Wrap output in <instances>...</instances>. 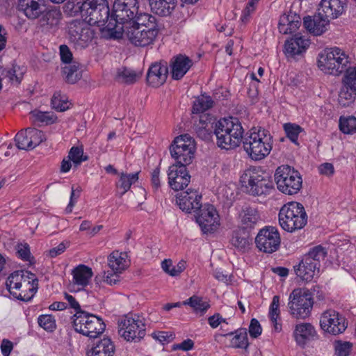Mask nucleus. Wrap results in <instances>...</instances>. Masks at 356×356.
<instances>
[{"label": "nucleus", "mask_w": 356, "mask_h": 356, "mask_svg": "<svg viewBox=\"0 0 356 356\" xmlns=\"http://www.w3.org/2000/svg\"><path fill=\"white\" fill-rule=\"evenodd\" d=\"M136 0H115L106 31L114 39L123 38V32L137 14Z\"/></svg>", "instance_id": "f257e3e1"}, {"label": "nucleus", "mask_w": 356, "mask_h": 356, "mask_svg": "<svg viewBox=\"0 0 356 356\" xmlns=\"http://www.w3.org/2000/svg\"><path fill=\"white\" fill-rule=\"evenodd\" d=\"M6 289L15 299L22 301L31 300L38 289L36 275L26 270H17L6 279Z\"/></svg>", "instance_id": "f03ea898"}, {"label": "nucleus", "mask_w": 356, "mask_h": 356, "mask_svg": "<svg viewBox=\"0 0 356 356\" xmlns=\"http://www.w3.org/2000/svg\"><path fill=\"white\" fill-rule=\"evenodd\" d=\"M244 130L236 118H224L216 124L214 134L217 145L221 149H233L241 144Z\"/></svg>", "instance_id": "7ed1b4c3"}, {"label": "nucleus", "mask_w": 356, "mask_h": 356, "mask_svg": "<svg viewBox=\"0 0 356 356\" xmlns=\"http://www.w3.org/2000/svg\"><path fill=\"white\" fill-rule=\"evenodd\" d=\"M273 138L264 129H252L243 140V148L248 155L254 161H260L270 152Z\"/></svg>", "instance_id": "20e7f679"}, {"label": "nucleus", "mask_w": 356, "mask_h": 356, "mask_svg": "<svg viewBox=\"0 0 356 356\" xmlns=\"http://www.w3.org/2000/svg\"><path fill=\"white\" fill-rule=\"evenodd\" d=\"M279 224L286 232H294L302 229L307 222V214L303 205L298 202H289L280 210Z\"/></svg>", "instance_id": "39448f33"}, {"label": "nucleus", "mask_w": 356, "mask_h": 356, "mask_svg": "<svg viewBox=\"0 0 356 356\" xmlns=\"http://www.w3.org/2000/svg\"><path fill=\"white\" fill-rule=\"evenodd\" d=\"M350 63L349 56L341 49L325 48L318 54V66L326 74L338 76L343 72Z\"/></svg>", "instance_id": "423d86ee"}, {"label": "nucleus", "mask_w": 356, "mask_h": 356, "mask_svg": "<svg viewBox=\"0 0 356 356\" xmlns=\"http://www.w3.org/2000/svg\"><path fill=\"white\" fill-rule=\"evenodd\" d=\"M326 254L325 249L321 245L312 248L299 264L294 266L296 275L304 281H312L319 273L320 262L325 259Z\"/></svg>", "instance_id": "0eeeda50"}, {"label": "nucleus", "mask_w": 356, "mask_h": 356, "mask_svg": "<svg viewBox=\"0 0 356 356\" xmlns=\"http://www.w3.org/2000/svg\"><path fill=\"white\" fill-rule=\"evenodd\" d=\"M241 183L245 192L254 196L263 195L272 188L268 176L254 167L243 172L241 176Z\"/></svg>", "instance_id": "6e6552de"}, {"label": "nucleus", "mask_w": 356, "mask_h": 356, "mask_svg": "<svg viewBox=\"0 0 356 356\" xmlns=\"http://www.w3.org/2000/svg\"><path fill=\"white\" fill-rule=\"evenodd\" d=\"M277 189L286 195L298 193L302 188L300 174L287 165L278 167L274 175Z\"/></svg>", "instance_id": "1a4fd4ad"}, {"label": "nucleus", "mask_w": 356, "mask_h": 356, "mask_svg": "<svg viewBox=\"0 0 356 356\" xmlns=\"http://www.w3.org/2000/svg\"><path fill=\"white\" fill-rule=\"evenodd\" d=\"M73 327L74 330L90 338H96L102 334L106 325L103 320L91 314L78 311L73 316Z\"/></svg>", "instance_id": "9d476101"}, {"label": "nucleus", "mask_w": 356, "mask_h": 356, "mask_svg": "<svg viewBox=\"0 0 356 356\" xmlns=\"http://www.w3.org/2000/svg\"><path fill=\"white\" fill-rule=\"evenodd\" d=\"M313 303L312 295L308 290L295 289L289 298V313L296 318L305 319L309 316Z\"/></svg>", "instance_id": "9b49d317"}, {"label": "nucleus", "mask_w": 356, "mask_h": 356, "mask_svg": "<svg viewBox=\"0 0 356 356\" xmlns=\"http://www.w3.org/2000/svg\"><path fill=\"white\" fill-rule=\"evenodd\" d=\"M119 334L127 341L138 342L146 334L145 319L138 315H127L118 322Z\"/></svg>", "instance_id": "f8f14e48"}, {"label": "nucleus", "mask_w": 356, "mask_h": 356, "mask_svg": "<svg viewBox=\"0 0 356 356\" xmlns=\"http://www.w3.org/2000/svg\"><path fill=\"white\" fill-rule=\"evenodd\" d=\"M195 151V141L188 134L176 137L170 147L171 156L178 165H189L194 158Z\"/></svg>", "instance_id": "ddd939ff"}, {"label": "nucleus", "mask_w": 356, "mask_h": 356, "mask_svg": "<svg viewBox=\"0 0 356 356\" xmlns=\"http://www.w3.org/2000/svg\"><path fill=\"white\" fill-rule=\"evenodd\" d=\"M68 33L70 42L76 49L88 47L94 38V31L83 20L71 22L68 26Z\"/></svg>", "instance_id": "4468645a"}, {"label": "nucleus", "mask_w": 356, "mask_h": 356, "mask_svg": "<svg viewBox=\"0 0 356 356\" xmlns=\"http://www.w3.org/2000/svg\"><path fill=\"white\" fill-rule=\"evenodd\" d=\"M280 242L279 231L273 226H266L260 229L255 238L257 248L265 253H273L277 251Z\"/></svg>", "instance_id": "2eb2a0df"}, {"label": "nucleus", "mask_w": 356, "mask_h": 356, "mask_svg": "<svg viewBox=\"0 0 356 356\" xmlns=\"http://www.w3.org/2000/svg\"><path fill=\"white\" fill-rule=\"evenodd\" d=\"M196 212V222L204 233L215 232L220 225V216L215 207L210 204H201Z\"/></svg>", "instance_id": "dca6fc26"}, {"label": "nucleus", "mask_w": 356, "mask_h": 356, "mask_svg": "<svg viewBox=\"0 0 356 356\" xmlns=\"http://www.w3.org/2000/svg\"><path fill=\"white\" fill-rule=\"evenodd\" d=\"M158 33L159 29H140L130 26L124 29L123 37L134 46L145 47L154 43Z\"/></svg>", "instance_id": "f3484780"}, {"label": "nucleus", "mask_w": 356, "mask_h": 356, "mask_svg": "<svg viewBox=\"0 0 356 356\" xmlns=\"http://www.w3.org/2000/svg\"><path fill=\"white\" fill-rule=\"evenodd\" d=\"M320 326L323 331L337 335L346 330L347 323L345 318L339 312L333 309H328L321 314Z\"/></svg>", "instance_id": "a211bd4d"}, {"label": "nucleus", "mask_w": 356, "mask_h": 356, "mask_svg": "<svg viewBox=\"0 0 356 356\" xmlns=\"http://www.w3.org/2000/svg\"><path fill=\"white\" fill-rule=\"evenodd\" d=\"M44 139V134L42 131L29 128L19 131L15 137L16 146L19 149L29 150L35 148Z\"/></svg>", "instance_id": "6ab92c4d"}, {"label": "nucleus", "mask_w": 356, "mask_h": 356, "mask_svg": "<svg viewBox=\"0 0 356 356\" xmlns=\"http://www.w3.org/2000/svg\"><path fill=\"white\" fill-rule=\"evenodd\" d=\"M186 165L173 164L168 168V184L170 187L175 190H183L191 181Z\"/></svg>", "instance_id": "aec40b11"}, {"label": "nucleus", "mask_w": 356, "mask_h": 356, "mask_svg": "<svg viewBox=\"0 0 356 356\" xmlns=\"http://www.w3.org/2000/svg\"><path fill=\"white\" fill-rule=\"evenodd\" d=\"M293 337L296 345L304 348L308 343L318 338V333L312 323L301 322L294 326Z\"/></svg>", "instance_id": "412c9836"}, {"label": "nucleus", "mask_w": 356, "mask_h": 356, "mask_svg": "<svg viewBox=\"0 0 356 356\" xmlns=\"http://www.w3.org/2000/svg\"><path fill=\"white\" fill-rule=\"evenodd\" d=\"M202 195L195 190L184 191L177 195V204L180 209L187 213L195 212L200 208Z\"/></svg>", "instance_id": "4be33fe9"}, {"label": "nucleus", "mask_w": 356, "mask_h": 356, "mask_svg": "<svg viewBox=\"0 0 356 356\" xmlns=\"http://www.w3.org/2000/svg\"><path fill=\"white\" fill-rule=\"evenodd\" d=\"M95 8L96 10L92 14L91 13L82 14V20L90 25L104 26L106 30V25L110 19V10L106 0H103V3H99Z\"/></svg>", "instance_id": "5701e85b"}, {"label": "nucleus", "mask_w": 356, "mask_h": 356, "mask_svg": "<svg viewBox=\"0 0 356 356\" xmlns=\"http://www.w3.org/2000/svg\"><path fill=\"white\" fill-rule=\"evenodd\" d=\"M346 8V0H321L318 10L330 19H335L345 13Z\"/></svg>", "instance_id": "b1692460"}, {"label": "nucleus", "mask_w": 356, "mask_h": 356, "mask_svg": "<svg viewBox=\"0 0 356 356\" xmlns=\"http://www.w3.org/2000/svg\"><path fill=\"white\" fill-rule=\"evenodd\" d=\"M310 44L308 38L299 34L286 40L284 43V54L288 58H293L306 51Z\"/></svg>", "instance_id": "393cba45"}, {"label": "nucleus", "mask_w": 356, "mask_h": 356, "mask_svg": "<svg viewBox=\"0 0 356 356\" xmlns=\"http://www.w3.org/2000/svg\"><path fill=\"white\" fill-rule=\"evenodd\" d=\"M168 68L167 64L156 62L150 65L147 74V81L152 87L163 85L167 79Z\"/></svg>", "instance_id": "a878e982"}, {"label": "nucleus", "mask_w": 356, "mask_h": 356, "mask_svg": "<svg viewBox=\"0 0 356 356\" xmlns=\"http://www.w3.org/2000/svg\"><path fill=\"white\" fill-rule=\"evenodd\" d=\"M330 20L318 11L317 15L305 17L303 23L304 26L309 32L316 35H321L327 30Z\"/></svg>", "instance_id": "bb28decb"}, {"label": "nucleus", "mask_w": 356, "mask_h": 356, "mask_svg": "<svg viewBox=\"0 0 356 356\" xmlns=\"http://www.w3.org/2000/svg\"><path fill=\"white\" fill-rule=\"evenodd\" d=\"M99 3H103V0H77L76 3L70 2L67 6V12L71 16H75L85 13H94L96 10Z\"/></svg>", "instance_id": "cd10ccee"}, {"label": "nucleus", "mask_w": 356, "mask_h": 356, "mask_svg": "<svg viewBox=\"0 0 356 356\" xmlns=\"http://www.w3.org/2000/svg\"><path fill=\"white\" fill-rule=\"evenodd\" d=\"M193 61L188 57L179 55L171 61L170 74L174 80H180L193 65Z\"/></svg>", "instance_id": "c85d7f7f"}, {"label": "nucleus", "mask_w": 356, "mask_h": 356, "mask_svg": "<svg viewBox=\"0 0 356 356\" xmlns=\"http://www.w3.org/2000/svg\"><path fill=\"white\" fill-rule=\"evenodd\" d=\"M300 17L294 13L283 14L279 21L278 29L282 34H290L296 31L300 26Z\"/></svg>", "instance_id": "c756f323"}, {"label": "nucleus", "mask_w": 356, "mask_h": 356, "mask_svg": "<svg viewBox=\"0 0 356 356\" xmlns=\"http://www.w3.org/2000/svg\"><path fill=\"white\" fill-rule=\"evenodd\" d=\"M115 345L108 338H104L95 342L87 351V356H113Z\"/></svg>", "instance_id": "7c9ffc66"}, {"label": "nucleus", "mask_w": 356, "mask_h": 356, "mask_svg": "<svg viewBox=\"0 0 356 356\" xmlns=\"http://www.w3.org/2000/svg\"><path fill=\"white\" fill-rule=\"evenodd\" d=\"M73 284L78 286V290L82 289L88 286L93 275L92 268L80 264L72 270Z\"/></svg>", "instance_id": "2f4dec72"}, {"label": "nucleus", "mask_w": 356, "mask_h": 356, "mask_svg": "<svg viewBox=\"0 0 356 356\" xmlns=\"http://www.w3.org/2000/svg\"><path fill=\"white\" fill-rule=\"evenodd\" d=\"M108 266L112 270L122 273L129 266V261L125 252L113 251L108 257Z\"/></svg>", "instance_id": "473e14b6"}, {"label": "nucleus", "mask_w": 356, "mask_h": 356, "mask_svg": "<svg viewBox=\"0 0 356 356\" xmlns=\"http://www.w3.org/2000/svg\"><path fill=\"white\" fill-rule=\"evenodd\" d=\"M220 336H233L230 341V347L233 348L246 349L249 346L247 331L244 328L236 330L234 332H231L222 334H215L216 340H217V338Z\"/></svg>", "instance_id": "72a5a7b5"}, {"label": "nucleus", "mask_w": 356, "mask_h": 356, "mask_svg": "<svg viewBox=\"0 0 356 356\" xmlns=\"http://www.w3.org/2000/svg\"><path fill=\"white\" fill-rule=\"evenodd\" d=\"M18 8L32 19L38 18L42 13L39 3L35 0H19Z\"/></svg>", "instance_id": "f704fd0d"}, {"label": "nucleus", "mask_w": 356, "mask_h": 356, "mask_svg": "<svg viewBox=\"0 0 356 356\" xmlns=\"http://www.w3.org/2000/svg\"><path fill=\"white\" fill-rule=\"evenodd\" d=\"M177 0H149L152 10L161 16L169 15L176 6Z\"/></svg>", "instance_id": "c9c22d12"}, {"label": "nucleus", "mask_w": 356, "mask_h": 356, "mask_svg": "<svg viewBox=\"0 0 356 356\" xmlns=\"http://www.w3.org/2000/svg\"><path fill=\"white\" fill-rule=\"evenodd\" d=\"M130 26L140 29H158L156 18L149 14L138 13V8Z\"/></svg>", "instance_id": "e433bc0d"}, {"label": "nucleus", "mask_w": 356, "mask_h": 356, "mask_svg": "<svg viewBox=\"0 0 356 356\" xmlns=\"http://www.w3.org/2000/svg\"><path fill=\"white\" fill-rule=\"evenodd\" d=\"M240 216L241 224L244 228L253 227L260 219L257 209L251 207L243 209Z\"/></svg>", "instance_id": "4c0bfd02"}, {"label": "nucleus", "mask_w": 356, "mask_h": 356, "mask_svg": "<svg viewBox=\"0 0 356 356\" xmlns=\"http://www.w3.org/2000/svg\"><path fill=\"white\" fill-rule=\"evenodd\" d=\"M138 179V172L135 173H121L116 186L121 192L122 195L127 193L131 188V185L135 184Z\"/></svg>", "instance_id": "58836bf2"}, {"label": "nucleus", "mask_w": 356, "mask_h": 356, "mask_svg": "<svg viewBox=\"0 0 356 356\" xmlns=\"http://www.w3.org/2000/svg\"><path fill=\"white\" fill-rule=\"evenodd\" d=\"M183 305H190L195 313L201 316L204 315L211 307L209 301L196 296H193L183 302Z\"/></svg>", "instance_id": "ea45409f"}, {"label": "nucleus", "mask_w": 356, "mask_h": 356, "mask_svg": "<svg viewBox=\"0 0 356 356\" xmlns=\"http://www.w3.org/2000/svg\"><path fill=\"white\" fill-rule=\"evenodd\" d=\"M280 314V297L275 296L270 305L269 316L273 329L277 332H280L282 330V324L278 321Z\"/></svg>", "instance_id": "a19ab883"}, {"label": "nucleus", "mask_w": 356, "mask_h": 356, "mask_svg": "<svg viewBox=\"0 0 356 356\" xmlns=\"http://www.w3.org/2000/svg\"><path fill=\"white\" fill-rule=\"evenodd\" d=\"M232 245L239 250H245L251 243L248 232L244 229H240L234 232L232 238Z\"/></svg>", "instance_id": "79ce46f5"}, {"label": "nucleus", "mask_w": 356, "mask_h": 356, "mask_svg": "<svg viewBox=\"0 0 356 356\" xmlns=\"http://www.w3.org/2000/svg\"><path fill=\"white\" fill-rule=\"evenodd\" d=\"M163 270L172 277L179 275L186 268V263L184 260L179 261L177 265L173 266L171 259H164L161 262Z\"/></svg>", "instance_id": "37998d69"}, {"label": "nucleus", "mask_w": 356, "mask_h": 356, "mask_svg": "<svg viewBox=\"0 0 356 356\" xmlns=\"http://www.w3.org/2000/svg\"><path fill=\"white\" fill-rule=\"evenodd\" d=\"M140 76V74L135 71L127 68L120 67L118 70L116 74V79L118 81L127 84L135 83Z\"/></svg>", "instance_id": "c03bdc74"}, {"label": "nucleus", "mask_w": 356, "mask_h": 356, "mask_svg": "<svg viewBox=\"0 0 356 356\" xmlns=\"http://www.w3.org/2000/svg\"><path fill=\"white\" fill-rule=\"evenodd\" d=\"M356 96V90L343 84L338 97V102L342 106H348L355 100Z\"/></svg>", "instance_id": "a18cd8bd"}, {"label": "nucleus", "mask_w": 356, "mask_h": 356, "mask_svg": "<svg viewBox=\"0 0 356 356\" xmlns=\"http://www.w3.org/2000/svg\"><path fill=\"white\" fill-rule=\"evenodd\" d=\"M213 101L210 96L202 95L193 102V113H200L212 107Z\"/></svg>", "instance_id": "49530a36"}, {"label": "nucleus", "mask_w": 356, "mask_h": 356, "mask_svg": "<svg viewBox=\"0 0 356 356\" xmlns=\"http://www.w3.org/2000/svg\"><path fill=\"white\" fill-rule=\"evenodd\" d=\"M30 114L35 122L51 124L54 123L57 120V117L51 112H42L35 110L31 112Z\"/></svg>", "instance_id": "de8ad7c7"}, {"label": "nucleus", "mask_w": 356, "mask_h": 356, "mask_svg": "<svg viewBox=\"0 0 356 356\" xmlns=\"http://www.w3.org/2000/svg\"><path fill=\"white\" fill-rule=\"evenodd\" d=\"M286 137L294 144H298L299 134L304 131V129L295 123H285L283 125Z\"/></svg>", "instance_id": "09e8293b"}, {"label": "nucleus", "mask_w": 356, "mask_h": 356, "mask_svg": "<svg viewBox=\"0 0 356 356\" xmlns=\"http://www.w3.org/2000/svg\"><path fill=\"white\" fill-rule=\"evenodd\" d=\"M120 273L116 270H112L111 269L105 270L103 272L102 275L97 276L95 280L97 283L99 282V279L104 283L113 286L120 282Z\"/></svg>", "instance_id": "8fccbe9b"}, {"label": "nucleus", "mask_w": 356, "mask_h": 356, "mask_svg": "<svg viewBox=\"0 0 356 356\" xmlns=\"http://www.w3.org/2000/svg\"><path fill=\"white\" fill-rule=\"evenodd\" d=\"M71 104L67 98L59 92L54 93L51 99V106L54 109L59 112H63L69 109Z\"/></svg>", "instance_id": "3c124183"}, {"label": "nucleus", "mask_w": 356, "mask_h": 356, "mask_svg": "<svg viewBox=\"0 0 356 356\" xmlns=\"http://www.w3.org/2000/svg\"><path fill=\"white\" fill-rule=\"evenodd\" d=\"M339 129L346 134H352L356 131V118L354 116L341 117Z\"/></svg>", "instance_id": "603ef678"}, {"label": "nucleus", "mask_w": 356, "mask_h": 356, "mask_svg": "<svg viewBox=\"0 0 356 356\" xmlns=\"http://www.w3.org/2000/svg\"><path fill=\"white\" fill-rule=\"evenodd\" d=\"M63 72L65 76L66 81L70 83H74L81 78L78 72V66L75 64L66 65L63 68Z\"/></svg>", "instance_id": "864d4df0"}, {"label": "nucleus", "mask_w": 356, "mask_h": 356, "mask_svg": "<svg viewBox=\"0 0 356 356\" xmlns=\"http://www.w3.org/2000/svg\"><path fill=\"white\" fill-rule=\"evenodd\" d=\"M335 355L337 356H348L353 349V343L349 341L337 340L334 342Z\"/></svg>", "instance_id": "5fc2aeb1"}, {"label": "nucleus", "mask_w": 356, "mask_h": 356, "mask_svg": "<svg viewBox=\"0 0 356 356\" xmlns=\"http://www.w3.org/2000/svg\"><path fill=\"white\" fill-rule=\"evenodd\" d=\"M39 325L47 332H53L56 327V320L52 315L42 314L38 318Z\"/></svg>", "instance_id": "6e6d98bb"}, {"label": "nucleus", "mask_w": 356, "mask_h": 356, "mask_svg": "<svg viewBox=\"0 0 356 356\" xmlns=\"http://www.w3.org/2000/svg\"><path fill=\"white\" fill-rule=\"evenodd\" d=\"M67 157L75 165H79L88 159V157L83 155V149L81 147H72Z\"/></svg>", "instance_id": "4d7b16f0"}, {"label": "nucleus", "mask_w": 356, "mask_h": 356, "mask_svg": "<svg viewBox=\"0 0 356 356\" xmlns=\"http://www.w3.org/2000/svg\"><path fill=\"white\" fill-rule=\"evenodd\" d=\"M342 84L356 90V67L346 69Z\"/></svg>", "instance_id": "13d9d810"}, {"label": "nucleus", "mask_w": 356, "mask_h": 356, "mask_svg": "<svg viewBox=\"0 0 356 356\" xmlns=\"http://www.w3.org/2000/svg\"><path fill=\"white\" fill-rule=\"evenodd\" d=\"M17 254L19 258L25 261H31L33 257L30 252V248L28 243H19L16 245Z\"/></svg>", "instance_id": "bf43d9fd"}, {"label": "nucleus", "mask_w": 356, "mask_h": 356, "mask_svg": "<svg viewBox=\"0 0 356 356\" xmlns=\"http://www.w3.org/2000/svg\"><path fill=\"white\" fill-rule=\"evenodd\" d=\"M152 336L154 339L162 343H169L174 338V334H172L171 332L164 331L154 332L152 334Z\"/></svg>", "instance_id": "052dcab7"}, {"label": "nucleus", "mask_w": 356, "mask_h": 356, "mask_svg": "<svg viewBox=\"0 0 356 356\" xmlns=\"http://www.w3.org/2000/svg\"><path fill=\"white\" fill-rule=\"evenodd\" d=\"M261 332L262 329L259 322L257 319L252 318L249 326L250 335L253 338H257L261 334Z\"/></svg>", "instance_id": "680f3d73"}, {"label": "nucleus", "mask_w": 356, "mask_h": 356, "mask_svg": "<svg viewBox=\"0 0 356 356\" xmlns=\"http://www.w3.org/2000/svg\"><path fill=\"white\" fill-rule=\"evenodd\" d=\"M256 5L252 4V1L248 2L246 7L242 12L241 20L243 23L246 24L249 22L251 15L254 12Z\"/></svg>", "instance_id": "e2e57ef3"}, {"label": "nucleus", "mask_w": 356, "mask_h": 356, "mask_svg": "<svg viewBox=\"0 0 356 356\" xmlns=\"http://www.w3.org/2000/svg\"><path fill=\"white\" fill-rule=\"evenodd\" d=\"M69 246L67 241H64L58 244L56 247H54L49 250V255L51 258H54L65 252L66 248Z\"/></svg>", "instance_id": "0e129e2a"}, {"label": "nucleus", "mask_w": 356, "mask_h": 356, "mask_svg": "<svg viewBox=\"0 0 356 356\" xmlns=\"http://www.w3.org/2000/svg\"><path fill=\"white\" fill-rule=\"evenodd\" d=\"M60 59L63 63H70L72 59V54L67 45L60 46Z\"/></svg>", "instance_id": "69168bd1"}, {"label": "nucleus", "mask_w": 356, "mask_h": 356, "mask_svg": "<svg viewBox=\"0 0 356 356\" xmlns=\"http://www.w3.org/2000/svg\"><path fill=\"white\" fill-rule=\"evenodd\" d=\"M194 346V342L193 340L188 339L183 341L180 343L175 344L172 346V349L174 350H191Z\"/></svg>", "instance_id": "338daca9"}, {"label": "nucleus", "mask_w": 356, "mask_h": 356, "mask_svg": "<svg viewBox=\"0 0 356 356\" xmlns=\"http://www.w3.org/2000/svg\"><path fill=\"white\" fill-rule=\"evenodd\" d=\"M13 348V343L8 339H3L1 344V351L3 356H9Z\"/></svg>", "instance_id": "774afa93"}]
</instances>
